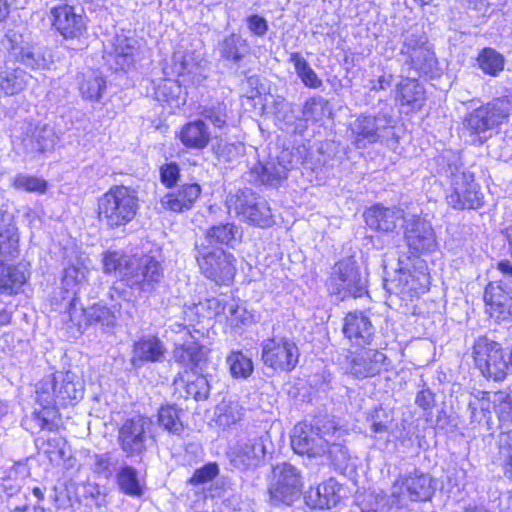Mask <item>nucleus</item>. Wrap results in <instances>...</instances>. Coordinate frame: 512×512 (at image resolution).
<instances>
[{"label": "nucleus", "mask_w": 512, "mask_h": 512, "mask_svg": "<svg viewBox=\"0 0 512 512\" xmlns=\"http://www.w3.org/2000/svg\"><path fill=\"white\" fill-rule=\"evenodd\" d=\"M347 430L333 426L324 430L306 422L294 426L291 434V447L295 453L309 458L326 456L338 470H345L350 461V451L346 446Z\"/></svg>", "instance_id": "nucleus-1"}, {"label": "nucleus", "mask_w": 512, "mask_h": 512, "mask_svg": "<svg viewBox=\"0 0 512 512\" xmlns=\"http://www.w3.org/2000/svg\"><path fill=\"white\" fill-rule=\"evenodd\" d=\"M138 209L137 191L124 185L112 186L98 199L99 220L110 228L130 223Z\"/></svg>", "instance_id": "nucleus-2"}, {"label": "nucleus", "mask_w": 512, "mask_h": 512, "mask_svg": "<svg viewBox=\"0 0 512 512\" xmlns=\"http://www.w3.org/2000/svg\"><path fill=\"white\" fill-rule=\"evenodd\" d=\"M17 228L10 213L0 211V291L13 294L26 282L24 272L17 266H6V257L17 248Z\"/></svg>", "instance_id": "nucleus-3"}, {"label": "nucleus", "mask_w": 512, "mask_h": 512, "mask_svg": "<svg viewBox=\"0 0 512 512\" xmlns=\"http://www.w3.org/2000/svg\"><path fill=\"white\" fill-rule=\"evenodd\" d=\"M195 259L201 274L218 285L230 284L236 273L235 257L215 245L195 243Z\"/></svg>", "instance_id": "nucleus-4"}, {"label": "nucleus", "mask_w": 512, "mask_h": 512, "mask_svg": "<svg viewBox=\"0 0 512 512\" xmlns=\"http://www.w3.org/2000/svg\"><path fill=\"white\" fill-rule=\"evenodd\" d=\"M450 183L447 203L454 209H478L483 205L484 195L474 180V175L462 166L449 164L446 169Z\"/></svg>", "instance_id": "nucleus-5"}, {"label": "nucleus", "mask_w": 512, "mask_h": 512, "mask_svg": "<svg viewBox=\"0 0 512 512\" xmlns=\"http://www.w3.org/2000/svg\"><path fill=\"white\" fill-rule=\"evenodd\" d=\"M512 113V95L494 98L473 110L465 119L466 128L479 137V143L487 140V132L508 120Z\"/></svg>", "instance_id": "nucleus-6"}, {"label": "nucleus", "mask_w": 512, "mask_h": 512, "mask_svg": "<svg viewBox=\"0 0 512 512\" xmlns=\"http://www.w3.org/2000/svg\"><path fill=\"white\" fill-rule=\"evenodd\" d=\"M367 277L356 261L349 257L338 261L331 270L328 289L341 300L352 296L360 297L366 292Z\"/></svg>", "instance_id": "nucleus-7"}, {"label": "nucleus", "mask_w": 512, "mask_h": 512, "mask_svg": "<svg viewBox=\"0 0 512 512\" xmlns=\"http://www.w3.org/2000/svg\"><path fill=\"white\" fill-rule=\"evenodd\" d=\"M230 212L241 220L261 228L273 225V215L267 201L257 196L250 188L239 189L227 198Z\"/></svg>", "instance_id": "nucleus-8"}, {"label": "nucleus", "mask_w": 512, "mask_h": 512, "mask_svg": "<svg viewBox=\"0 0 512 512\" xmlns=\"http://www.w3.org/2000/svg\"><path fill=\"white\" fill-rule=\"evenodd\" d=\"M472 354L476 366L486 378L497 382L506 379L510 366L500 343L480 336L473 345Z\"/></svg>", "instance_id": "nucleus-9"}, {"label": "nucleus", "mask_w": 512, "mask_h": 512, "mask_svg": "<svg viewBox=\"0 0 512 512\" xmlns=\"http://www.w3.org/2000/svg\"><path fill=\"white\" fill-rule=\"evenodd\" d=\"M163 279L161 263L154 257L143 255L132 256V261L124 272L125 284L131 289L142 293H151Z\"/></svg>", "instance_id": "nucleus-10"}, {"label": "nucleus", "mask_w": 512, "mask_h": 512, "mask_svg": "<svg viewBox=\"0 0 512 512\" xmlns=\"http://www.w3.org/2000/svg\"><path fill=\"white\" fill-rule=\"evenodd\" d=\"M153 422L149 417L136 415L123 422L117 441L126 457H141L148 448Z\"/></svg>", "instance_id": "nucleus-11"}, {"label": "nucleus", "mask_w": 512, "mask_h": 512, "mask_svg": "<svg viewBox=\"0 0 512 512\" xmlns=\"http://www.w3.org/2000/svg\"><path fill=\"white\" fill-rule=\"evenodd\" d=\"M302 486L300 473L293 465L283 462L273 468L269 493L275 503L291 505L299 499Z\"/></svg>", "instance_id": "nucleus-12"}, {"label": "nucleus", "mask_w": 512, "mask_h": 512, "mask_svg": "<svg viewBox=\"0 0 512 512\" xmlns=\"http://www.w3.org/2000/svg\"><path fill=\"white\" fill-rule=\"evenodd\" d=\"M435 489V483L429 474L414 470L394 482L392 497L397 499L398 504H403L405 500L428 501Z\"/></svg>", "instance_id": "nucleus-13"}, {"label": "nucleus", "mask_w": 512, "mask_h": 512, "mask_svg": "<svg viewBox=\"0 0 512 512\" xmlns=\"http://www.w3.org/2000/svg\"><path fill=\"white\" fill-rule=\"evenodd\" d=\"M266 454L262 437H242L229 447L227 457L235 469L248 471L257 468Z\"/></svg>", "instance_id": "nucleus-14"}, {"label": "nucleus", "mask_w": 512, "mask_h": 512, "mask_svg": "<svg viewBox=\"0 0 512 512\" xmlns=\"http://www.w3.org/2000/svg\"><path fill=\"white\" fill-rule=\"evenodd\" d=\"M262 360L275 370L292 371L299 359L296 344L287 338H270L262 342Z\"/></svg>", "instance_id": "nucleus-15"}, {"label": "nucleus", "mask_w": 512, "mask_h": 512, "mask_svg": "<svg viewBox=\"0 0 512 512\" xmlns=\"http://www.w3.org/2000/svg\"><path fill=\"white\" fill-rule=\"evenodd\" d=\"M404 238L412 254L431 252L437 246L430 223L416 215L405 220Z\"/></svg>", "instance_id": "nucleus-16"}, {"label": "nucleus", "mask_w": 512, "mask_h": 512, "mask_svg": "<svg viewBox=\"0 0 512 512\" xmlns=\"http://www.w3.org/2000/svg\"><path fill=\"white\" fill-rule=\"evenodd\" d=\"M52 26L65 39H80L87 30L86 18L81 12L68 4H62L50 9Z\"/></svg>", "instance_id": "nucleus-17"}, {"label": "nucleus", "mask_w": 512, "mask_h": 512, "mask_svg": "<svg viewBox=\"0 0 512 512\" xmlns=\"http://www.w3.org/2000/svg\"><path fill=\"white\" fill-rule=\"evenodd\" d=\"M386 359L385 354L376 349L354 351L346 356L345 369L355 378L373 377L382 371Z\"/></svg>", "instance_id": "nucleus-18"}, {"label": "nucleus", "mask_w": 512, "mask_h": 512, "mask_svg": "<svg viewBox=\"0 0 512 512\" xmlns=\"http://www.w3.org/2000/svg\"><path fill=\"white\" fill-rule=\"evenodd\" d=\"M394 120L386 113H378L375 116H359L351 125L357 145L360 147L363 141L375 143L384 135L387 129L393 127Z\"/></svg>", "instance_id": "nucleus-19"}, {"label": "nucleus", "mask_w": 512, "mask_h": 512, "mask_svg": "<svg viewBox=\"0 0 512 512\" xmlns=\"http://www.w3.org/2000/svg\"><path fill=\"white\" fill-rule=\"evenodd\" d=\"M484 301L490 316L497 321L512 319V286L502 281L489 283L484 291Z\"/></svg>", "instance_id": "nucleus-20"}, {"label": "nucleus", "mask_w": 512, "mask_h": 512, "mask_svg": "<svg viewBox=\"0 0 512 512\" xmlns=\"http://www.w3.org/2000/svg\"><path fill=\"white\" fill-rule=\"evenodd\" d=\"M343 333L352 344L364 347L371 343L374 327L363 312L354 311L345 316Z\"/></svg>", "instance_id": "nucleus-21"}, {"label": "nucleus", "mask_w": 512, "mask_h": 512, "mask_svg": "<svg viewBox=\"0 0 512 512\" xmlns=\"http://www.w3.org/2000/svg\"><path fill=\"white\" fill-rule=\"evenodd\" d=\"M366 224L374 230L380 232H393L399 224L407 220L404 212L398 208H388L381 205H375L367 209L364 213Z\"/></svg>", "instance_id": "nucleus-22"}, {"label": "nucleus", "mask_w": 512, "mask_h": 512, "mask_svg": "<svg viewBox=\"0 0 512 512\" xmlns=\"http://www.w3.org/2000/svg\"><path fill=\"white\" fill-rule=\"evenodd\" d=\"M201 195V187L198 183H186L175 191L167 193L161 199L164 209L182 213L190 210Z\"/></svg>", "instance_id": "nucleus-23"}, {"label": "nucleus", "mask_w": 512, "mask_h": 512, "mask_svg": "<svg viewBox=\"0 0 512 512\" xmlns=\"http://www.w3.org/2000/svg\"><path fill=\"white\" fill-rule=\"evenodd\" d=\"M340 486L333 479L305 492V503L311 508L331 509L340 501Z\"/></svg>", "instance_id": "nucleus-24"}, {"label": "nucleus", "mask_w": 512, "mask_h": 512, "mask_svg": "<svg viewBox=\"0 0 512 512\" xmlns=\"http://www.w3.org/2000/svg\"><path fill=\"white\" fill-rule=\"evenodd\" d=\"M250 50L247 40L237 33L225 36L217 45L220 58L232 65L239 64L250 54Z\"/></svg>", "instance_id": "nucleus-25"}, {"label": "nucleus", "mask_w": 512, "mask_h": 512, "mask_svg": "<svg viewBox=\"0 0 512 512\" xmlns=\"http://www.w3.org/2000/svg\"><path fill=\"white\" fill-rule=\"evenodd\" d=\"M178 138L186 148L200 150L207 147L211 134L205 122L198 119L183 125Z\"/></svg>", "instance_id": "nucleus-26"}, {"label": "nucleus", "mask_w": 512, "mask_h": 512, "mask_svg": "<svg viewBox=\"0 0 512 512\" xmlns=\"http://www.w3.org/2000/svg\"><path fill=\"white\" fill-rule=\"evenodd\" d=\"M24 143L32 152L43 153L54 148L56 135L49 125L38 123L29 127Z\"/></svg>", "instance_id": "nucleus-27"}, {"label": "nucleus", "mask_w": 512, "mask_h": 512, "mask_svg": "<svg viewBox=\"0 0 512 512\" xmlns=\"http://www.w3.org/2000/svg\"><path fill=\"white\" fill-rule=\"evenodd\" d=\"M166 349L163 342L155 336H147L135 342L133 347L132 361L136 364L141 362H157L160 361Z\"/></svg>", "instance_id": "nucleus-28"}, {"label": "nucleus", "mask_w": 512, "mask_h": 512, "mask_svg": "<svg viewBox=\"0 0 512 512\" xmlns=\"http://www.w3.org/2000/svg\"><path fill=\"white\" fill-rule=\"evenodd\" d=\"M241 236L240 228L234 223H220L208 228L204 238L197 241L208 245H226L233 247V243Z\"/></svg>", "instance_id": "nucleus-29"}, {"label": "nucleus", "mask_w": 512, "mask_h": 512, "mask_svg": "<svg viewBox=\"0 0 512 512\" xmlns=\"http://www.w3.org/2000/svg\"><path fill=\"white\" fill-rule=\"evenodd\" d=\"M183 415V409L175 404L162 405L157 413V423L169 434L180 436L185 430Z\"/></svg>", "instance_id": "nucleus-30"}, {"label": "nucleus", "mask_w": 512, "mask_h": 512, "mask_svg": "<svg viewBox=\"0 0 512 512\" xmlns=\"http://www.w3.org/2000/svg\"><path fill=\"white\" fill-rule=\"evenodd\" d=\"M174 358L183 365L202 371L203 363L206 359V351L198 342L188 341L175 347Z\"/></svg>", "instance_id": "nucleus-31"}, {"label": "nucleus", "mask_w": 512, "mask_h": 512, "mask_svg": "<svg viewBox=\"0 0 512 512\" xmlns=\"http://www.w3.org/2000/svg\"><path fill=\"white\" fill-rule=\"evenodd\" d=\"M79 91L82 98L97 102L106 89V81L96 71L89 70L78 76Z\"/></svg>", "instance_id": "nucleus-32"}, {"label": "nucleus", "mask_w": 512, "mask_h": 512, "mask_svg": "<svg viewBox=\"0 0 512 512\" xmlns=\"http://www.w3.org/2000/svg\"><path fill=\"white\" fill-rule=\"evenodd\" d=\"M396 99L411 110H419L424 101V88L416 80L406 78L397 86Z\"/></svg>", "instance_id": "nucleus-33"}, {"label": "nucleus", "mask_w": 512, "mask_h": 512, "mask_svg": "<svg viewBox=\"0 0 512 512\" xmlns=\"http://www.w3.org/2000/svg\"><path fill=\"white\" fill-rule=\"evenodd\" d=\"M30 78L23 69H5L0 72V90L8 96L19 94L27 87Z\"/></svg>", "instance_id": "nucleus-34"}, {"label": "nucleus", "mask_w": 512, "mask_h": 512, "mask_svg": "<svg viewBox=\"0 0 512 512\" xmlns=\"http://www.w3.org/2000/svg\"><path fill=\"white\" fill-rule=\"evenodd\" d=\"M18 61L33 70H42L48 68L51 63L50 55L46 49L40 46H27L21 48Z\"/></svg>", "instance_id": "nucleus-35"}, {"label": "nucleus", "mask_w": 512, "mask_h": 512, "mask_svg": "<svg viewBox=\"0 0 512 512\" xmlns=\"http://www.w3.org/2000/svg\"><path fill=\"white\" fill-rule=\"evenodd\" d=\"M289 61L293 64L297 76L306 87L318 89L323 85L322 80L299 52L291 53Z\"/></svg>", "instance_id": "nucleus-36"}, {"label": "nucleus", "mask_w": 512, "mask_h": 512, "mask_svg": "<svg viewBox=\"0 0 512 512\" xmlns=\"http://www.w3.org/2000/svg\"><path fill=\"white\" fill-rule=\"evenodd\" d=\"M75 375L71 372H57V400H77L83 395L80 382H75Z\"/></svg>", "instance_id": "nucleus-37"}, {"label": "nucleus", "mask_w": 512, "mask_h": 512, "mask_svg": "<svg viewBox=\"0 0 512 512\" xmlns=\"http://www.w3.org/2000/svg\"><path fill=\"white\" fill-rule=\"evenodd\" d=\"M253 171L258 175L259 180L263 184H274L287 178L289 167L280 161H270L266 164L255 166Z\"/></svg>", "instance_id": "nucleus-38"}, {"label": "nucleus", "mask_w": 512, "mask_h": 512, "mask_svg": "<svg viewBox=\"0 0 512 512\" xmlns=\"http://www.w3.org/2000/svg\"><path fill=\"white\" fill-rule=\"evenodd\" d=\"M505 59L493 48H484L477 57L478 67L490 76H497L504 68Z\"/></svg>", "instance_id": "nucleus-39"}, {"label": "nucleus", "mask_w": 512, "mask_h": 512, "mask_svg": "<svg viewBox=\"0 0 512 512\" xmlns=\"http://www.w3.org/2000/svg\"><path fill=\"white\" fill-rule=\"evenodd\" d=\"M474 402V405H476L480 410L483 416H486L488 418L491 409L495 408L496 405L499 404H506L510 407L511 405V398L508 393L504 391H497V392H478V395H475L473 398H470Z\"/></svg>", "instance_id": "nucleus-40"}, {"label": "nucleus", "mask_w": 512, "mask_h": 512, "mask_svg": "<svg viewBox=\"0 0 512 512\" xmlns=\"http://www.w3.org/2000/svg\"><path fill=\"white\" fill-rule=\"evenodd\" d=\"M405 59V63L410 65L416 70H422L426 72L427 68H431L432 62L434 61V52L427 44L418 47L417 49H411L409 52L400 53Z\"/></svg>", "instance_id": "nucleus-41"}, {"label": "nucleus", "mask_w": 512, "mask_h": 512, "mask_svg": "<svg viewBox=\"0 0 512 512\" xmlns=\"http://www.w3.org/2000/svg\"><path fill=\"white\" fill-rule=\"evenodd\" d=\"M174 68L179 75H194L192 81L200 83L204 76L201 73V66L195 61L192 53L174 54Z\"/></svg>", "instance_id": "nucleus-42"}, {"label": "nucleus", "mask_w": 512, "mask_h": 512, "mask_svg": "<svg viewBox=\"0 0 512 512\" xmlns=\"http://www.w3.org/2000/svg\"><path fill=\"white\" fill-rule=\"evenodd\" d=\"M199 114L217 129L224 128L228 119L227 106L222 101H213L202 105Z\"/></svg>", "instance_id": "nucleus-43"}, {"label": "nucleus", "mask_w": 512, "mask_h": 512, "mask_svg": "<svg viewBox=\"0 0 512 512\" xmlns=\"http://www.w3.org/2000/svg\"><path fill=\"white\" fill-rule=\"evenodd\" d=\"M117 483L125 494L139 497L142 495V489L137 477V471L131 466H124L117 474Z\"/></svg>", "instance_id": "nucleus-44"}, {"label": "nucleus", "mask_w": 512, "mask_h": 512, "mask_svg": "<svg viewBox=\"0 0 512 512\" xmlns=\"http://www.w3.org/2000/svg\"><path fill=\"white\" fill-rule=\"evenodd\" d=\"M57 373L44 377L36 385L38 401L44 407L57 402Z\"/></svg>", "instance_id": "nucleus-45"}, {"label": "nucleus", "mask_w": 512, "mask_h": 512, "mask_svg": "<svg viewBox=\"0 0 512 512\" xmlns=\"http://www.w3.org/2000/svg\"><path fill=\"white\" fill-rule=\"evenodd\" d=\"M84 316L90 324H99L104 328H112L116 323V317L113 312L101 305H93L83 309Z\"/></svg>", "instance_id": "nucleus-46"}, {"label": "nucleus", "mask_w": 512, "mask_h": 512, "mask_svg": "<svg viewBox=\"0 0 512 512\" xmlns=\"http://www.w3.org/2000/svg\"><path fill=\"white\" fill-rule=\"evenodd\" d=\"M227 363L230 372L235 378H248L253 372V364L250 358L245 356L242 352H232L227 357Z\"/></svg>", "instance_id": "nucleus-47"}, {"label": "nucleus", "mask_w": 512, "mask_h": 512, "mask_svg": "<svg viewBox=\"0 0 512 512\" xmlns=\"http://www.w3.org/2000/svg\"><path fill=\"white\" fill-rule=\"evenodd\" d=\"M132 261V256L120 254L119 252H108L103 259V268L105 273L118 275L124 281V272L128 268V264Z\"/></svg>", "instance_id": "nucleus-48"}, {"label": "nucleus", "mask_w": 512, "mask_h": 512, "mask_svg": "<svg viewBox=\"0 0 512 512\" xmlns=\"http://www.w3.org/2000/svg\"><path fill=\"white\" fill-rule=\"evenodd\" d=\"M330 113L329 101L322 96H313L309 98L303 107V115L307 119L311 118L315 121L322 120Z\"/></svg>", "instance_id": "nucleus-49"}, {"label": "nucleus", "mask_w": 512, "mask_h": 512, "mask_svg": "<svg viewBox=\"0 0 512 512\" xmlns=\"http://www.w3.org/2000/svg\"><path fill=\"white\" fill-rule=\"evenodd\" d=\"M89 272V268L85 261L77 260L75 264H71L65 268L63 276V284L66 289H72L73 287L81 284L85 281L86 276Z\"/></svg>", "instance_id": "nucleus-50"}, {"label": "nucleus", "mask_w": 512, "mask_h": 512, "mask_svg": "<svg viewBox=\"0 0 512 512\" xmlns=\"http://www.w3.org/2000/svg\"><path fill=\"white\" fill-rule=\"evenodd\" d=\"M13 186L25 192L44 193L47 189V182L37 176L20 173L15 176Z\"/></svg>", "instance_id": "nucleus-51"}, {"label": "nucleus", "mask_w": 512, "mask_h": 512, "mask_svg": "<svg viewBox=\"0 0 512 512\" xmlns=\"http://www.w3.org/2000/svg\"><path fill=\"white\" fill-rule=\"evenodd\" d=\"M366 422L374 434H382L389 431L392 418L383 408H375L367 414Z\"/></svg>", "instance_id": "nucleus-52"}, {"label": "nucleus", "mask_w": 512, "mask_h": 512, "mask_svg": "<svg viewBox=\"0 0 512 512\" xmlns=\"http://www.w3.org/2000/svg\"><path fill=\"white\" fill-rule=\"evenodd\" d=\"M117 41L118 44L115 47L114 56L115 62L120 69L125 70L133 64V56L136 48L134 47V45L130 43L131 41L127 38H119Z\"/></svg>", "instance_id": "nucleus-53"}, {"label": "nucleus", "mask_w": 512, "mask_h": 512, "mask_svg": "<svg viewBox=\"0 0 512 512\" xmlns=\"http://www.w3.org/2000/svg\"><path fill=\"white\" fill-rule=\"evenodd\" d=\"M243 417V408L238 403L223 404L219 407L217 422L220 426L228 428L238 423Z\"/></svg>", "instance_id": "nucleus-54"}, {"label": "nucleus", "mask_w": 512, "mask_h": 512, "mask_svg": "<svg viewBox=\"0 0 512 512\" xmlns=\"http://www.w3.org/2000/svg\"><path fill=\"white\" fill-rule=\"evenodd\" d=\"M210 388V380L206 376L199 375L194 380L187 382L186 394L195 400H205L210 394Z\"/></svg>", "instance_id": "nucleus-55"}, {"label": "nucleus", "mask_w": 512, "mask_h": 512, "mask_svg": "<svg viewBox=\"0 0 512 512\" xmlns=\"http://www.w3.org/2000/svg\"><path fill=\"white\" fill-rule=\"evenodd\" d=\"M427 43V37L420 29L407 30L403 33V43L400 53L409 52L411 49H417Z\"/></svg>", "instance_id": "nucleus-56"}, {"label": "nucleus", "mask_w": 512, "mask_h": 512, "mask_svg": "<svg viewBox=\"0 0 512 512\" xmlns=\"http://www.w3.org/2000/svg\"><path fill=\"white\" fill-rule=\"evenodd\" d=\"M219 474L217 463L210 462L203 467L197 469L190 478L189 483L192 485L206 484L212 481Z\"/></svg>", "instance_id": "nucleus-57"}, {"label": "nucleus", "mask_w": 512, "mask_h": 512, "mask_svg": "<svg viewBox=\"0 0 512 512\" xmlns=\"http://www.w3.org/2000/svg\"><path fill=\"white\" fill-rule=\"evenodd\" d=\"M93 471L97 474H102L106 478L112 475L111 467L114 465L112 462V455L110 452L95 454L93 457Z\"/></svg>", "instance_id": "nucleus-58"}, {"label": "nucleus", "mask_w": 512, "mask_h": 512, "mask_svg": "<svg viewBox=\"0 0 512 512\" xmlns=\"http://www.w3.org/2000/svg\"><path fill=\"white\" fill-rule=\"evenodd\" d=\"M180 175L179 167L176 163H168L161 167L160 169V179L161 182L167 186H173Z\"/></svg>", "instance_id": "nucleus-59"}, {"label": "nucleus", "mask_w": 512, "mask_h": 512, "mask_svg": "<svg viewBox=\"0 0 512 512\" xmlns=\"http://www.w3.org/2000/svg\"><path fill=\"white\" fill-rule=\"evenodd\" d=\"M247 26L251 33L259 37L264 36L268 31L266 19L256 14L247 18Z\"/></svg>", "instance_id": "nucleus-60"}, {"label": "nucleus", "mask_w": 512, "mask_h": 512, "mask_svg": "<svg viewBox=\"0 0 512 512\" xmlns=\"http://www.w3.org/2000/svg\"><path fill=\"white\" fill-rule=\"evenodd\" d=\"M174 90L179 91L180 87L171 80H164L156 90V97L158 100L170 102L174 98Z\"/></svg>", "instance_id": "nucleus-61"}, {"label": "nucleus", "mask_w": 512, "mask_h": 512, "mask_svg": "<svg viewBox=\"0 0 512 512\" xmlns=\"http://www.w3.org/2000/svg\"><path fill=\"white\" fill-rule=\"evenodd\" d=\"M461 6L469 11L485 14L490 6L489 0H458Z\"/></svg>", "instance_id": "nucleus-62"}, {"label": "nucleus", "mask_w": 512, "mask_h": 512, "mask_svg": "<svg viewBox=\"0 0 512 512\" xmlns=\"http://www.w3.org/2000/svg\"><path fill=\"white\" fill-rule=\"evenodd\" d=\"M31 420L35 422L41 430L48 429L49 431H52L56 427V425L49 420L45 410L33 412Z\"/></svg>", "instance_id": "nucleus-63"}, {"label": "nucleus", "mask_w": 512, "mask_h": 512, "mask_svg": "<svg viewBox=\"0 0 512 512\" xmlns=\"http://www.w3.org/2000/svg\"><path fill=\"white\" fill-rule=\"evenodd\" d=\"M500 454L503 458L504 474L512 479V445L508 447L501 446Z\"/></svg>", "instance_id": "nucleus-64"}]
</instances>
